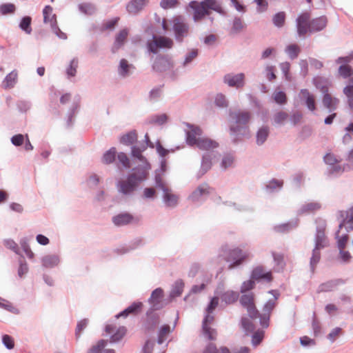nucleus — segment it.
I'll return each mask as SVG.
<instances>
[{"label":"nucleus","mask_w":353,"mask_h":353,"mask_svg":"<svg viewBox=\"0 0 353 353\" xmlns=\"http://www.w3.org/2000/svg\"><path fill=\"white\" fill-rule=\"evenodd\" d=\"M150 169V165L145 163L143 168L137 169V172L129 174L127 179L120 180L117 185L119 192L124 194L132 193L139 183L148 178Z\"/></svg>","instance_id":"1"},{"label":"nucleus","mask_w":353,"mask_h":353,"mask_svg":"<svg viewBox=\"0 0 353 353\" xmlns=\"http://www.w3.org/2000/svg\"><path fill=\"white\" fill-rule=\"evenodd\" d=\"M327 25V19L322 16L310 20L309 12L302 13L297 19V32L300 36H303L308 32L322 30Z\"/></svg>","instance_id":"2"},{"label":"nucleus","mask_w":353,"mask_h":353,"mask_svg":"<svg viewBox=\"0 0 353 353\" xmlns=\"http://www.w3.org/2000/svg\"><path fill=\"white\" fill-rule=\"evenodd\" d=\"M250 257V253L240 248H235L228 250L225 256V261L230 263L228 269L232 270L241 265Z\"/></svg>","instance_id":"3"},{"label":"nucleus","mask_w":353,"mask_h":353,"mask_svg":"<svg viewBox=\"0 0 353 353\" xmlns=\"http://www.w3.org/2000/svg\"><path fill=\"white\" fill-rule=\"evenodd\" d=\"M230 116L234 121V123L230 127V130L236 133L247 128L251 119L252 114L249 111L239 110L236 112H231Z\"/></svg>","instance_id":"4"},{"label":"nucleus","mask_w":353,"mask_h":353,"mask_svg":"<svg viewBox=\"0 0 353 353\" xmlns=\"http://www.w3.org/2000/svg\"><path fill=\"white\" fill-rule=\"evenodd\" d=\"M241 305L247 310L250 318L256 319L259 317V312L255 305V297L253 292H248L240 297Z\"/></svg>","instance_id":"5"},{"label":"nucleus","mask_w":353,"mask_h":353,"mask_svg":"<svg viewBox=\"0 0 353 353\" xmlns=\"http://www.w3.org/2000/svg\"><path fill=\"white\" fill-rule=\"evenodd\" d=\"M172 39L163 36H154L152 40L147 43L148 50L154 54L158 52L160 48H171L173 46Z\"/></svg>","instance_id":"6"},{"label":"nucleus","mask_w":353,"mask_h":353,"mask_svg":"<svg viewBox=\"0 0 353 353\" xmlns=\"http://www.w3.org/2000/svg\"><path fill=\"white\" fill-rule=\"evenodd\" d=\"M172 22L176 39L181 42L188 34L189 26L181 16L174 17Z\"/></svg>","instance_id":"7"},{"label":"nucleus","mask_w":353,"mask_h":353,"mask_svg":"<svg viewBox=\"0 0 353 353\" xmlns=\"http://www.w3.org/2000/svg\"><path fill=\"white\" fill-rule=\"evenodd\" d=\"M320 90L323 93L322 98V103L323 106L330 112L336 110L339 103V99L332 97L331 94L328 93V88L327 86L321 87Z\"/></svg>","instance_id":"8"},{"label":"nucleus","mask_w":353,"mask_h":353,"mask_svg":"<svg viewBox=\"0 0 353 353\" xmlns=\"http://www.w3.org/2000/svg\"><path fill=\"white\" fill-rule=\"evenodd\" d=\"M188 7L193 10V18L195 21L201 20L205 16L210 14V11L207 10L203 1H192Z\"/></svg>","instance_id":"9"},{"label":"nucleus","mask_w":353,"mask_h":353,"mask_svg":"<svg viewBox=\"0 0 353 353\" xmlns=\"http://www.w3.org/2000/svg\"><path fill=\"white\" fill-rule=\"evenodd\" d=\"M211 314L212 313H207L203 321L202 328L204 335L208 339L214 340L216 337V331L210 326V325L212 323L214 319V316H212Z\"/></svg>","instance_id":"10"},{"label":"nucleus","mask_w":353,"mask_h":353,"mask_svg":"<svg viewBox=\"0 0 353 353\" xmlns=\"http://www.w3.org/2000/svg\"><path fill=\"white\" fill-rule=\"evenodd\" d=\"M172 67V63L170 59L161 55L157 57L152 65L153 70L159 72L167 71Z\"/></svg>","instance_id":"11"},{"label":"nucleus","mask_w":353,"mask_h":353,"mask_svg":"<svg viewBox=\"0 0 353 353\" xmlns=\"http://www.w3.org/2000/svg\"><path fill=\"white\" fill-rule=\"evenodd\" d=\"M301 99L304 102L307 109L311 112L316 110V97L307 89H302L300 91Z\"/></svg>","instance_id":"12"},{"label":"nucleus","mask_w":353,"mask_h":353,"mask_svg":"<svg viewBox=\"0 0 353 353\" xmlns=\"http://www.w3.org/2000/svg\"><path fill=\"white\" fill-rule=\"evenodd\" d=\"M244 74H228L224 77V82L230 87L241 88L244 85Z\"/></svg>","instance_id":"13"},{"label":"nucleus","mask_w":353,"mask_h":353,"mask_svg":"<svg viewBox=\"0 0 353 353\" xmlns=\"http://www.w3.org/2000/svg\"><path fill=\"white\" fill-rule=\"evenodd\" d=\"M251 278L254 280H265L270 282L273 279L271 271L266 272L261 265L256 266L252 272Z\"/></svg>","instance_id":"14"},{"label":"nucleus","mask_w":353,"mask_h":353,"mask_svg":"<svg viewBox=\"0 0 353 353\" xmlns=\"http://www.w3.org/2000/svg\"><path fill=\"white\" fill-rule=\"evenodd\" d=\"M202 130L199 127L190 125V130L187 132V142L190 145H196L199 142V138H201Z\"/></svg>","instance_id":"15"},{"label":"nucleus","mask_w":353,"mask_h":353,"mask_svg":"<svg viewBox=\"0 0 353 353\" xmlns=\"http://www.w3.org/2000/svg\"><path fill=\"white\" fill-rule=\"evenodd\" d=\"M163 298V291L161 288H159L155 289L149 299V303L154 310H158L161 307V303Z\"/></svg>","instance_id":"16"},{"label":"nucleus","mask_w":353,"mask_h":353,"mask_svg":"<svg viewBox=\"0 0 353 353\" xmlns=\"http://www.w3.org/2000/svg\"><path fill=\"white\" fill-rule=\"evenodd\" d=\"M200 150L210 151L219 146V143L209 138V137H201L199 138V142L196 145Z\"/></svg>","instance_id":"17"},{"label":"nucleus","mask_w":353,"mask_h":353,"mask_svg":"<svg viewBox=\"0 0 353 353\" xmlns=\"http://www.w3.org/2000/svg\"><path fill=\"white\" fill-rule=\"evenodd\" d=\"M143 303L141 302H134L128 306L125 310L116 316L119 317H127L128 315H136L141 311Z\"/></svg>","instance_id":"18"},{"label":"nucleus","mask_w":353,"mask_h":353,"mask_svg":"<svg viewBox=\"0 0 353 353\" xmlns=\"http://www.w3.org/2000/svg\"><path fill=\"white\" fill-rule=\"evenodd\" d=\"M134 218L129 213L119 214L112 217V222L117 226H122L131 223Z\"/></svg>","instance_id":"19"},{"label":"nucleus","mask_w":353,"mask_h":353,"mask_svg":"<svg viewBox=\"0 0 353 353\" xmlns=\"http://www.w3.org/2000/svg\"><path fill=\"white\" fill-rule=\"evenodd\" d=\"M128 35V29L125 28L119 31V32L117 34L115 38V41L112 46V52H117L121 47L124 44L125 41L126 40Z\"/></svg>","instance_id":"20"},{"label":"nucleus","mask_w":353,"mask_h":353,"mask_svg":"<svg viewBox=\"0 0 353 353\" xmlns=\"http://www.w3.org/2000/svg\"><path fill=\"white\" fill-rule=\"evenodd\" d=\"M148 0H133L130 1L127 6V10L130 13L137 14L147 3Z\"/></svg>","instance_id":"21"},{"label":"nucleus","mask_w":353,"mask_h":353,"mask_svg":"<svg viewBox=\"0 0 353 353\" xmlns=\"http://www.w3.org/2000/svg\"><path fill=\"white\" fill-rule=\"evenodd\" d=\"M43 14L45 23H50L52 26L56 25V15L52 13V8L51 6H46L43 10Z\"/></svg>","instance_id":"22"},{"label":"nucleus","mask_w":353,"mask_h":353,"mask_svg":"<svg viewBox=\"0 0 353 353\" xmlns=\"http://www.w3.org/2000/svg\"><path fill=\"white\" fill-rule=\"evenodd\" d=\"M107 344V341L101 339L97 342V343L92 346L88 353H114V350L105 349V346Z\"/></svg>","instance_id":"23"},{"label":"nucleus","mask_w":353,"mask_h":353,"mask_svg":"<svg viewBox=\"0 0 353 353\" xmlns=\"http://www.w3.org/2000/svg\"><path fill=\"white\" fill-rule=\"evenodd\" d=\"M209 186L207 184L201 185L195 190L190 196L192 201H197L201 196L209 194Z\"/></svg>","instance_id":"24"},{"label":"nucleus","mask_w":353,"mask_h":353,"mask_svg":"<svg viewBox=\"0 0 353 353\" xmlns=\"http://www.w3.org/2000/svg\"><path fill=\"white\" fill-rule=\"evenodd\" d=\"M59 263V259L58 256L54 254L47 255L42 259L43 265L48 268H53L57 265Z\"/></svg>","instance_id":"25"},{"label":"nucleus","mask_w":353,"mask_h":353,"mask_svg":"<svg viewBox=\"0 0 353 353\" xmlns=\"http://www.w3.org/2000/svg\"><path fill=\"white\" fill-rule=\"evenodd\" d=\"M137 139V134L135 131H131L121 137L120 141L124 145H131L134 143Z\"/></svg>","instance_id":"26"},{"label":"nucleus","mask_w":353,"mask_h":353,"mask_svg":"<svg viewBox=\"0 0 353 353\" xmlns=\"http://www.w3.org/2000/svg\"><path fill=\"white\" fill-rule=\"evenodd\" d=\"M203 353H230V350L225 347L217 348L214 344L210 343L205 347Z\"/></svg>","instance_id":"27"},{"label":"nucleus","mask_w":353,"mask_h":353,"mask_svg":"<svg viewBox=\"0 0 353 353\" xmlns=\"http://www.w3.org/2000/svg\"><path fill=\"white\" fill-rule=\"evenodd\" d=\"M238 297L239 294L237 292L234 291H227L222 294L221 299L226 303L231 304L234 303L238 299Z\"/></svg>","instance_id":"28"},{"label":"nucleus","mask_w":353,"mask_h":353,"mask_svg":"<svg viewBox=\"0 0 353 353\" xmlns=\"http://www.w3.org/2000/svg\"><path fill=\"white\" fill-rule=\"evenodd\" d=\"M117 150L115 148H111L108 150L102 157V162L105 164L112 163L116 157Z\"/></svg>","instance_id":"29"},{"label":"nucleus","mask_w":353,"mask_h":353,"mask_svg":"<svg viewBox=\"0 0 353 353\" xmlns=\"http://www.w3.org/2000/svg\"><path fill=\"white\" fill-rule=\"evenodd\" d=\"M285 52L292 59L296 58L301 52V49L297 44H290L285 48Z\"/></svg>","instance_id":"30"},{"label":"nucleus","mask_w":353,"mask_h":353,"mask_svg":"<svg viewBox=\"0 0 353 353\" xmlns=\"http://www.w3.org/2000/svg\"><path fill=\"white\" fill-rule=\"evenodd\" d=\"M164 200L169 206L175 205L177 203L178 198L176 195L172 194L170 190L168 188L167 190H164Z\"/></svg>","instance_id":"31"},{"label":"nucleus","mask_w":353,"mask_h":353,"mask_svg":"<svg viewBox=\"0 0 353 353\" xmlns=\"http://www.w3.org/2000/svg\"><path fill=\"white\" fill-rule=\"evenodd\" d=\"M171 332L170 326L168 325H163L159 330L158 335V343L159 344L163 343L167 339L168 334Z\"/></svg>","instance_id":"32"},{"label":"nucleus","mask_w":353,"mask_h":353,"mask_svg":"<svg viewBox=\"0 0 353 353\" xmlns=\"http://www.w3.org/2000/svg\"><path fill=\"white\" fill-rule=\"evenodd\" d=\"M288 119V114L284 111L280 110L276 112L273 116L274 123L276 125H282Z\"/></svg>","instance_id":"33"},{"label":"nucleus","mask_w":353,"mask_h":353,"mask_svg":"<svg viewBox=\"0 0 353 353\" xmlns=\"http://www.w3.org/2000/svg\"><path fill=\"white\" fill-rule=\"evenodd\" d=\"M272 256L275 262L276 269L277 270L283 269L285 265L283 254L273 252Z\"/></svg>","instance_id":"34"},{"label":"nucleus","mask_w":353,"mask_h":353,"mask_svg":"<svg viewBox=\"0 0 353 353\" xmlns=\"http://www.w3.org/2000/svg\"><path fill=\"white\" fill-rule=\"evenodd\" d=\"M321 208V205L316 202H310L302 206L301 211L302 213L314 212Z\"/></svg>","instance_id":"35"},{"label":"nucleus","mask_w":353,"mask_h":353,"mask_svg":"<svg viewBox=\"0 0 353 353\" xmlns=\"http://www.w3.org/2000/svg\"><path fill=\"white\" fill-rule=\"evenodd\" d=\"M17 79V73L14 71L11 72L9 73L4 81L3 84L6 88H10L14 86V83H16Z\"/></svg>","instance_id":"36"},{"label":"nucleus","mask_w":353,"mask_h":353,"mask_svg":"<svg viewBox=\"0 0 353 353\" xmlns=\"http://www.w3.org/2000/svg\"><path fill=\"white\" fill-rule=\"evenodd\" d=\"M130 68H133L132 65H130L128 61L125 59H122L120 61L119 72L123 77H126L129 74V70Z\"/></svg>","instance_id":"37"},{"label":"nucleus","mask_w":353,"mask_h":353,"mask_svg":"<svg viewBox=\"0 0 353 353\" xmlns=\"http://www.w3.org/2000/svg\"><path fill=\"white\" fill-rule=\"evenodd\" d=\"M269 134L268 127H262L257 132L256 141L258 144H262L265 142Z\"/></svg>","instance_id":"38"},{"label":"nucleus","mask_w":353,"mask_h":353,"mask_svg":"<svg viewBox=\"0 0 353 353\" xmlns=\"http://www.w3.org/2000/svg\"><path fill=\"white\" fill-rule=\"evenodd\" d=\"M31 21L32 19L30 17H24L20 22V28L27 34H30L32 32Z\"/></svg>","instance_id":"39"},{"label":"nucleus","mask_w":353,"mask_h":353,"mask_svg":"<svg viewBox=\"0 0 353 353\" xmlns=\"http://www.w3.org/2000/svg\"><path fill=\"white\" fill-rule=\"evenodd\" d=\"M207 10H212L218 12H222V8L216 0H204L203 1Z\"/></svg>","instance_id":"40"},{"label":"nucleus","mask_w":353,"mask_h":353,"mask_svg":"<svg viewBox=\"0 0 353 353\" xmlns=\"http://www.w3.org/2000/svg\"><path fill=\"white\" fill-rule=\"evenodd\" d=\"M272 21H273L274 24L276 26H277L279 28H281V27L283 26V25L285 23V12H280L276 13L273 17Z\"/></svg>","instance_id":"41"},{"label":"nucleus","mask_w":353,"mask_h":353,"mask_svg":"<svg viewBox=\"0 0 353 353\" xmlns=\"http://www.w3.org/2000/svg\"><path fill=\"white\" fill-rule=\"evenodd\" d=\"M183 288L184 283L181 280L176 281L173 286V289L172 290V295L174 296H180L183 291Z\"/></svg>","instance_id":"42"},{"label":"nucleus","mask_w":353,"mask_h":353,"mask_svg":"<svg viewBox=\"0 0 353 353\" xmlns=\"http://www.w3.org/2000/svg\"><path fill=\"white\" fill-rule=\"evenodd\" d=\"M15 10L16 7L13 3H4L0 6V12L3 15L12 14Z\"/></svg>","instance_id":"43"},{"label":"nucleus","mask_w":353,"mask_h":353,"mask_svg":"<svg viewBox=\"0 0 353 353\" xmlns=\"http://www.w3.org/2000/svg\"><path fill=\"white\" fill-rule=\"evenodd\" d=\"M254 280V279H251L242 283L240 291L243 294L254 288L255 283Z\"/></svg>","instance_id":"44"},{"label":"nucleus","mask_w":353,"mask_h":353,"mask_svg":"<svg viewBox=\"0 0 353 353\" xmlns=\"http://www.w3.org/2000/svg\"><path fill=\"white\" fill-rule=\"evenodd\" d=\"M126 329L125 327H119L116 332L112 335L111 341L117 342L121 340L125 334Z\"/></svg>","instance_id":"45"},{"label":"nucleus","mask_w":353,"mask_h":353,"mask_svg":"<svg viewBox=\"0 0 353 353\" xmlns=\"http://www.w3.org/2000/svg\"><path fill=\"white\" fill-rule=\"evenodd\" d=\"M276 305V298L269 300L263 307L264 315L269 316Z\"/></svg>","instance_id":"46"},{"label":"nucleus","mask_w":353,"mask_h":353,"mask_svg":"<svg viewBox=\"0 0 353 353\" xmlns=\"http://www.w3.org/2000/svg\"><path fill=\"white\" fill-rule=\"evenodd\" d=\"M264 337V332L258 330L254 333L252 339V343L254 346H257L261 343Z\"/></svg>","instance_id":"47"},{"label":"nucleus","mask_w":353,"mask_h":353,"mask_svg":"<svg viewBox=\"0 0 353 353\" xmlns=\"http://www.w3.org/2000/svg\"><path fill=\"white\" fill-rule=\"evenodd\" d=\"M88 324V321L87 319H83L78 322L75 330V335L77 339L80 338L81 332L87 327Z\"/></svg>","instance_id":"48"},{"label":"nucleus","mask_w":353,"mask_h":353,"mask_svg":"<svg viewBox=\"0 0 353 353\" xmlns=\"http://www.w3.org/2000/svg\"><path fill=\"white\" fill-rule=\"evenodd\" d=\"M274 99L278 104H285L287 102V97L285 92L280 91L274 94Z\"/></svg>","instance_id":"49"},{"label":"nucleus","mask_w":353,"mask_h":353,"mask_svg":"<svg viewBox=\"0 0 353 353\" xmlns=\"http://www.w3.org/2000/svg\"><path fill=\"white\" fill-rule=\"evenodd\" d=\"M215 104L220 108H225L228 105V101L225 95L218 94L215 98Z\"/></svg>","instance_id":"50"},{"label":"nucleus","mask_w":353,"mask_h":353,"mask_svg":"<svg viewBox=\"0 0 353 353\" xmlns=\"http://www.w3.org/2000/svg\"><path fill=\"white\" fill-rule=\"evenodd\" d=\"M341 334H342V329L340 327H335L327 335V339L330 341V342L333 343Z\"/></svg>","instance_id":"51"},{"label":"nucleus","mask_w":353,"mask_h":353,"mask_svg":"<svg viewBox=\"0 0 353 353\" xmlns=\"http://www.w3.org/2000/svg\"><path fill=\"white\" fill-rule=\"evenodd\" d=\"M78 67V60L73 59L70 64L69 68L67 69V74L68 76L74 77L77 72V68Z\"/></svg>","instance_id":"52"},{"label":"nucleus","mask_w":353,"mask_h":353,"mask_svg":"<svg viewBox=\"0 0 353 353\" xmlns=\"http://www.w3.org/2000/svg\"><path fill=\"white\" fill-rule=\"evenodd\" d=\"M117 159L123 165V167L125 168H130V160L128 157V156L123 153L120 152L117 155Z\"/></svg>","instance_id":"53"},{"label":"nucleus","mask_w":353,"mask_h":353,"mask_svg":"<svg viewBox=\"0 0 353 353\" xmlns=\"http://www.w3.org/2000/svg\"><path fill=\"white\" fill-rule=\"evenodd\" d=\"M334 283L333 281L323 283L319 286L318 292H329L333 290Z\"/></svg>","instance_id":"54"},{"label":"nucleus","mask_w":353,"mask_h":353,"mask_svg":"<svg viewBox=\"0 0 353 353\" xmlns=\"http://www.w3.org/2000/svg\"><path fill=\"white\" fill-rule=\"evenodd\" d=\"M319 260H320V252L319 251V249L317 248H316L313 250L312 256L310 259V265H311L312 270H314L315 265L319 263Z\"/></svg>","instance_id":"55"},{"label":"nucleus","mask_w":353,"mask_h":353,"mask_svg":"<svg viewBox=\"0 0 353 353\" xmlns=\"http://www.w3.org/2000/svg\"><path fill=\"white\" fill-rule=\"evenodd\" d=\"M178 3V0H161L160 5L164 9H170L174 8Z\"/></svg>","instance_id":"56"},{"label":"nucleus","mask_w":353,"mask_h":353,"mask_svg":"<svg viewBox=\"0 0 353 353\" xmlns=\"http://www.w3.org/2000/svg\"><path fill=\"white\" fill-rule=\"evenodd\" d=\"M339 73L343 78H347L351 74V68L349 65H342L339 68Z\"/></svg>","instance_id":"57"},{"label":"nucleus","mask_w":353,"mask_h":353,"mask_svg":"<svg viewBox=\"0 0 353 353\" xmlns=\"http://www.w3.org/2000/svg\"><path fill=\"white\" fill-rule=\"evenodd\" d=\"M119 20V17H116L111 20H109L103 23V30H112L117 26L118 21Z\"/></svg>","instance_id":"58"},{"label":"nucleus","mask_w":353,"mask_h":353,"mask_svg":"<svg viewBox=\"0 0 353 353\" xmlns=\"http://www.w3.org/2000/svg\"><path fill=\"white\" fill-rule=\"evenodd\" d=\"M241 325L246 332H252L254 329L253 323L247 318L241 319Z\"/></svg>","instance_id":"59"},{"label":"nucleus","mask_w":353,"mask_h":353,"mask_svg":"<svg viewBox=\"0 0 353 353\" xmlns=\"http://www.w3.org/2000/svg\"><path fill=\"white\" fill-rule=\"evenodd\" d=\"M11 142L16 146H20L24 143V136L21 134H16L11 138Z\"/></svg>","instance_id":"60"},{"label":"nucleus","mask_w":353,"mask_h":353,"mask_svg":"<svg viewBox=\"0 0 353 353\" xmlns=\"http://www.w3.org/2000/svg\"><path fill=\"white\" fill-rule=\"evenodd\" d=\"M219 304V298L218 297H213L210 304L206 308L207 313H212L213 311L216 309V307L218 306Z\"/></svg>","instance_id":"61"},{"label":"nucleus","mask_w":353,"mask_h":353,"mask_svg":"<svg viewBox=\"0 0 353 353\" xmlns=\"http://www.w3.org/2000/svg\"><path fill=\"white\" fill-rule=\"evenodd\" d=\"M3 343L8 349H12L14 346L13 339L9 335L5 334L3 336Z\"/></svg>","instance_id":"62"},{"label":"nucleus","mask_w":353,"mask_h":353,"mask_svg":"<svg viewBox=\"0 0 353 353\" xmlns=\"http://www.w3.org/2000/svg\"><path fill=\"white\" fill-rule=\"evenodd\" d=\"M281 69L284 74L285 79L288 81H290V77L289 75L290 68V64L288 62H283L281 63L280 65Z\"/></svg>","instance_id":"63"},{"label":"nucleus","mask_w":353,"mask_h":353,"mask_svg":"<svg viewBox=\"0 0 353 353\" xmlns=\"http://www.w3.org/2000/svg\"><path fill=\"white\" fill-rule=\"evenodd\" d=\"M4 245L7 248L14 251V252H17L18 245L13 240H11V239L5 240Z\"/></svg>","instance_id":"64"}]
</instances>
